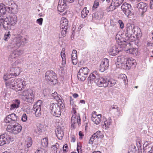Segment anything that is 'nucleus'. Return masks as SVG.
Listing matches in <instances>:
<instances>
[{
    "instance_id": "nucleus-35",
    "label": "nucleus",
    "mask_w": 153,
    "mask_h": 153,
    "mask_svg": "<svg viewBox=\"0 0 153 153\" xmlns=\"http://www.w3.org/2000/svg\"><path fill=\"white\" fill-rule=\"evenodd\" d=\"M59 148V144L58 143H56L54 145L51 146L52 152L53 153H57V150Z\"/></svg>"
},
{
    "instance_id": "nucleus-52",
    "label": "nucleus",
    "mask_w": 153,
    "mask_h": 153,
    "mask_svg": "<svg viewBox=\"0 0 153 153\" xmlns=\"http://www.w3.org/2000/svg\"><path fill=\"white\" fill-rule=\"evenodd\" d=\"M61 29H62L61 35L63 37H65L66 35L67 28H63Z\"/></svg>"
},
{
    "instance_id": "nucleus-23",
    "label": "nucleus",
    "mask_w": 153,
    "mask_h": 153,
    "mask_svg": "<svg viewBox=\"0 0 153 153\" xmlns=\"http://www.w3.org/2000/svg\"><path fill=\"white\" fill-rule=\"evenodd\" d=\"M120 48H123L125 51H126L128 53L131 48V44L130 43H126L125 44H120Z\"/></svg>"
},
{
    "instance_id": "nucleus-59",
    "label": "nucleus",
    "mask_w": 153,
    "mask_h": 153,
    "mask_svg": "<svg viewBox=\"0 0 153 153\" xmlns=\"http://www.w3.org/2000/svg\"><path fill=\"white\" fill-rule=\"evenodd\" d=\"M43 19L40 18L37 19L36 20L37 23L39 24V25H41L42 23Z\"/></svg>"
},
{
    "instance_id": "nucleus-9",
    "label": "nucleus",
    "mask_w": 153,
    "mask_h": 153,
    "mask_svg": "<svg viewBox=\"0 0 153 153\" xmlns=\"http://www.w3.org/2000/svg\"><path fill=\"white\" fill-rule=\"evenodd\" d=\"M14 140V138H11V136L5 133L0 135V146H2L8 144L10 142Z\"/></svg>"
},
{
    "instance_id": "nucleus-6",
    "label": "nucleus",
    "mask_w": 153,
    "mask_h": 153,
    "mask_svg": "<svg viewBox=\"0 0 153 153\" xmlns=\"http://www.w3.org/2000/svg\"><path fill=\"white\" fill-rule=\"evenodd\" d=\"M22 129V126L18 123H16L14 124H12V125H8L7 128V130L8 132L15 134L20 132Z\"/></svg>"
},
{
    "instance_id": "nucleus-34",
    "label": "nucleus",
    "mask_w": 153,
    "mask_h": 153,
    "mask_svg": "<svg viewBox=\"0 0 153 153\" xmlns=\"http://www.w3.org/2000/svg\"><path fill=\"white\" fill-rule=\"evenodd\" d=\"M87 76L84 75V74L81 73H79V72L77 74V77L78 79L80 80L81 81H83L85 79Z\"/></svg>"
},
{
    "instance_id": "nucleus-49",
    "label": "nucleus",
    "mask_w": 153,
    "mask_h": 153,
    "mask_svg": "<svg viewBox=\"0 0 153 153\" xmlns=\"http://www.w3.org/2000/svg\"><path fill=\"white\" fill-rule=\"evenodd\" d=\"M35 153H45V150L43 148H39Z\"/></svg>"
},
{
    "instance_id": "nucleus-31",
    "label": "nucleus",
    "mask_w": 153,
    "mask_h": 153,
    "mask_svg": "<svg viewBox=\"0 0 153 153\" xmlns=\"http://www.w3.org/2000/svg\"><path fill=\"white\" fill-rule=\"evenodd\" d=\"M89 10H87V7H84L81 13L82 17L83 18H85L87 16L88 14L89 13Z\"/></svg>"
},
{
    "instance_id": "nucleus-63",
    "label": "nucleus",
    "mask_w": 153,
    "mask_h": 153,
    "mask_svg": "<svg viewBox=\"0 0 153 153\" xmlns=\"http://www.w3.org/2000/svg\"><path fill=\"white\" fill-rule=\"evenodd\" d=\"M145 149L149 152V153H150V152H153V146L151 147V149L150 150H149L148 149L147 146L145 147Z\"/></svg>"
},
{
    "instance_id": "nucleus-46",
    "label": "nucleus",
    "mask_w": 153,
    "mask_h": 153,
    "mask_svg": "<svg viewBox=\"0 0 153 153\" xmlns=\"http://www.w3.org/2000/svg\"><path fill=\"white\" fill-rule=\"evenodd\" d=\"M14 71V73H15V74L16 76H18L19 75L20 73V69L19 67H16V68H13Z\"/></svg>"
},
{
    "instance_id": "nucleus-54",
    "label": "nucleus",
    "mask_w": 153,
    "mask_h": 153,
    "mask_svg": "<svg viewBox=\"0 0 153 153\" xmlns=\"http://www.w3.org/2000/svg\"><path fill=\"white\" fill-rule=\"evenodd\" d=\"M65 48H63L61 53V55L62 57H64V59H65Z\"/></svg>"
},
{
    "instance_id": "nucleus-27",
    "label": "nucleus",
    "mask_w": 153,
    "mask_h": 153,
    "mask_svg": "<svg viewBox=\"0 0 153 153\" xmlns=\"http://www.w3.org/2000/svg\"><path fill=\"white\" fill-rule=\"evenodd\" d=\"M116 39L117 41L118 42L119 45L120 46V44H125L126 42L125 41L124 38H123L119 35L117 34L116 36Z\"/></svg>"
},
{
    "instance_id": "nucleus-64",
    "label": "nucleus",
    "mask_w": 153,
    "mask_h": 153,
    "mask_svg": "<svg viewBox=\"0 0 153 153\" xmlns=\"http://www.w3.org/2000/svg\"><path fill=\"white\" fill-rule=\"evenodd\" d=\"M62 65L63 66H65V60H66V58L65 57L64 59V57H62Z\"/></svg>"
},
{
    "instance_id": "nucleus-39",
    "label": "nucleus",
    "mask_w": 153,
    "mask_h": 153,
    "mask_svg": "<svg viewBox=\"0 0 153 153\" xmlns=\"http://www.w3.org/2000/svg\"><path fill=\"white\" fill-rule=\"evenodd\" d=\"M17 57L14 51L9 56V60L10 61L13 62L14 59Z\"/></svg>"
},
{
    "instance_id": "nucleus-22",
    "label": "nucleus",
    "mask_w": 153,
    "mask_h": 153,
    "mask_svg": "<svg viewBox=\"0 0 153 153\" xmlns=\"http://www.w3.org/2000/svg\"><path fill=\"white\" fill-rule=\"evenodd\" d=\"M77 51L76 50H74L73 51L71 55V59L72 62L74 65H76L77 63Z\"/></svg>"
},
{
    "instance_id": "nucleus-11",
    "label": "nucleus",
    "mask_w": 153,
    "mask_h": 153,
    "mask_svg": "<svg viewBox=\"0 0 153 153\" xmlns=\"http://www.w3.org/2000/svg\"><path fill=\"white\" fill-rule=\"evenodd\" d=\"M41 103L40 100L37 101L33 105V110L35 112V115L37 117H39L41 114Z\"/></svg>"
},
{
    "instance_id": "nucleus-21",
    "label": "nucleus",
    "mask_w": 153,
    "mask_h": 153,
    "mask_svg": "<svg viewBox=\"0 0 153 153\" xmlns=\"http://www.w3.org/2000/svg\"><path fill=\"white\" fill-rule=\"evenodd\" d=\"M99 75L97 71H94L93 72L90 74L89 77L88 78V80H92L97 79L99 78Z\"/></svg>"
},
{
    "instance_id": "nucleus-36",
    "label": "nucleus",
    "mask_w": 153,
    "mask_h": 153,
    "mask_svg": "<svg viewBox=\"0 0 153 153\" xmlns=\"http://www.w3.org/2000/svg\"><path fill=\"white\" fill-rule=\"evenodd\" d=\"M128 53L132 54L134 56H137L138 54L137 49L136 48H132L130 49Z\"/></svg>"
},
{
    "instance_id": "nucleus-42",
    "label": "nucleus",
    "mask_w": 153,
    "mask_h": 153,
    "mask_svg": "<svg viewBox=\"0 0 153 153\" xmlns=\"http://www.w3.org/2000/svg\"><path fill=\"white\" fill-rule=\"evenodd\" d=\"M137 32L136 33V36L137 38H139L141 37L142 36V33L141 30L138 27H136V28Z\"/></svg>"
},
{
    "instance_id": "nucleus-26",
    "label": "nucleus",
    "mask_w": 153,
    "mask_h": 153,
    "mask_svg": "<svg viewBox=\"0 0 153 153\" xmlns=\"http://www.w3.org/2000/svg\"><path fill=\"white\" fill-rule=\"evenodd\" d=\"M56 134L57 137L59 140H61L64 136L63 131L59 128H57L56 131Z\"/></svg>"
},
{
    "instance_id": "nucleus-32",
    "label": "nucleus",
    "mask_w": 153,
    "mask_h": 153,
    "mask_svg": "<svg viewBox=\"0 0 153 153\" xmlns=\"http://www.w3.org/2000/svg\"><path fill=\"white\" fill-rule=\"evenodd\" d=\"M79 73L84 74L87 76V75L89 72V69L87 67L81 68L79 70Z\"/></svg>"
},
{
    "instance_id": "nucleus-37",
    "label": "nucleus",
    "mask_w": 153,
    "mask_h": 153,
    "mask_svg": "<svg viewBox=\"0 0 153 153\" xmlns=\"http://www.w3.org/2000/svg\"><path fill=\"white\" fill-rule=\"evenodd\" d=\"M133 25H129L127 26L126 28V30L127 32V34H128V35H126V37H128V38L129 37V36L130 35V33L131 32L132 29H133Z\"/></svg>"
},
{
    "instance_id": "nucleus-2",
    "label": "nucleus",
    "mask_w": 153,
    "mask_h": 153,
    "mask_svg": "<svg viewBox=\"0 0 153 153\" xmlns=\"http://www.w3.org/2000/svg\"><path fill=\"white\" fill-rule=\"evenodd\" d=\"M64 107V103L62 100H60L57 102L51 103L50 104V108L52 114L56 117H59L61 114V110L63 109Z\"/></svg>"
},
{
    "instance_id": "nucleus-38",
    "label": "nucleus",
    "mask_w": 153,
    "mask_h": 153,
    "mask_svg": "<svg viewBox=\"0 0 153 153\" xmlns=\"http://www.w3.org/2000/svg\"><path fill=\"white\" fill-rule=\"evenodd\" d=\"M111 120L110 118H109L108 120L104 121V125L106 128H108L109 126L111 124Z\"/></svg>"
},
{
    "instance_id": "nucleus-15",
    "label": "nucleus",
    "mask_w": 153,
    "mask_h": 153,
    "mask_svg": "<svg viewBox=\"0 0 153 153\" xmlns=\"http://www.w3.org/2000/svg\"><path fill=\"white\" fill-rule=\"evenodd\" d=\"M7 11L9 13L14 14L17 12V5L15 3L10 7H7Z\"/></svg>"
},
{
    "instance_id": "nucleus-43",
    "label": "nucleus",
    "mask_w": 153,
    "mask_h": 153,
    "mask_svg": "<svg viewBox=\"0 0 153 153\" xmlns=\"http://www.w3.org/2000/svg\"><path fill=\"white\" fill-rule=\"evenodd\" d=\"M52 96L53 97V98L56 100L57 102L60 101V100H61L60 97L57 95V93L56 92H54L52 94Z\"/></svg>"
},
{
    "instance_id": "nucleus-13",
    "label": "nucleus",
    "mask_w": 153,
    "mask_h": 153,
    "mask_svg": "<svg viewBox=\"0 0 153 153\" xmlns=\"http://www.w3.org/2000/svg\"><path fill=\"white\" fill-rule=\"evenodd\" d=\"M109 65L108 59L107 58H105L100 64V71L101 72H103L108 69Z\"/></svg>"
},
{
    "instance_id": "nucleus-57",
    "label": "nucleus",
    "mask_w": 153,
    "mask_h": 153,
    "mask_svg": "<svg viewBox=\"0 0 153 153\" xmlns=\"http://www.w3.org/2000/svg\"><path fill=\"white\" fill-rule=\"evenodd\" d=\"M98 6H99L98 2L97 1H94V5L93 6V8L94 9L97 8Z\"/></svg>"
},
{
    "instance_id": "nucleus-40",
    "label": "nucleus",
    "mask_w": 153,
    "mask_h": 153,
    "mask_svg": "<svg viewBox=\"0 0 153 153\" xmlns=\"http://www.w3.org/2000/svg\"><path fill=\"white\" fill-rule=\"evenodd\" d=\"M48 140L47 138H43L42 140V145L43 147H47L48 145Z\"/></svg>"
},
{
    "instance_id": "nucleus-58",
    "label": "nucleus",
    "mask_w": 153,
    "mask_h": 153,
    "mask_svg": "<svg viewBox=\"0 0 153 153\" xmlns=\"http://www.w3.org/2000/svg\"><path fill=\"white\" fill-rule=\"evenodd\" d=\"M120 78H121L123 81L125 83L126 79H127V77L124 74H122L120 75Z\"/></svg>"
},
{
    "instance_id": "nucleus-47",
    "label": "nucleus",
    "mask_w": 153,
    "mask_h": 153,
    "mask_svg": "<svg viewBox=\"0 0 153 153\" xmlns=\"http://www.w3.org/2000/svg\"><path fill=\"white\" fill-rule=\"evenodd\" d=\"M13 68H11L10 70L8 72V74L10 75H11V77H14L16 76V75L15 74V72H14Z\"/></svg>"
},
{
    "instance_id": "nucleus-44",
    "label": "nucleus",
    "mask_w": 153,
    "mask_h": 153,
    "mask_svg": "<svg viewBox=\"0 0 153 153\" xmlns=\"http://www.w3.org/2000/svg\"><path fill=\"white\" fill-rule=\"evenodd\" d=\"M77 118H76L75 115H73L71 117V125L72 126H74V124L76 122Z\"/></svg>"
},
{
    "instance_id": "nucleus-10",
    "label": "nucleus",
    "mask_w": 153,
    "mask_h": 153,
    "mask_svg": "<svg viewBox=\"0 0 153 153\" xmlns=\"http://www.w3.org/2000/svg\"><path fill=\"white\" fill-rule=\"evenodd\" d=\"M18 117L15 114L13 113L8 115L4 119L5 123H10L11 125L14 124L18 120Z\"/></svg>"
},
{
    "instance_id": "nucleus-25",
    "label": "nucleus",
    "mask_w": 153,
    "mask_h": 153,
    "mask_svg": "<svg viewBox=\"0 0 153 153\" xmlns=\"http://www.w3.org/2000/svg\"><path fill=\"white\" fill-rule=\"evenodd\" d=\"M137 7L138 8L143 10V12L146 11L147 8L146 3L142 2L138 4Z\"/></svg>"
},
{
    "instance_id": "nucleus-28",
    "label": "nucleus",
    "mask_w": 153,
    "mask_h": 153,
    "mask_svg": "<svg viewBox=\"0 0 153 153\" xmlns=\"http://www.w3.org/2000/svg\"><path fill=\"white\" fill-rule=\"evenodd\" d=\"M7 6H5V5L1 3L0 4V16H1L5 14L7 11Z\"/></svg>"
},
{
    "instance_id": "nucleus-56",
    "label": "nucleus",
    "mask_w": 153,
    "mask_h": 153,
    "mask_svg": "<svg viewBox=\"0 0 153 153\" xmlns=\"http://www.w3.org/2000/svg\"><path fill=\"white\" fill-rule=\"evenodd\" d=\"M68 149V147L67 144L64 145L63 147V150L64 152H66Z\"/></svg>"
},
{
    "instance_id": "nucleus-18",
    "label": "nucleus",
    "mask_w": 153,
    "mask_h": 153,
    "mask_svg": "<svg viewBox=\"0 0 153 153\" xmlns=\"http://www.w3.org/2000/svg\"><path fill=\"white\" fill-rule=\"evenodd\" d=\"M101 115L99 114L98 115H94L91 116L92 121L96 124H99L101 120Z\"/></svg>"
},
{
    "instance_id": "nucleus-12",
    "label": "nucleus",
    "mask_w": 153,
    "mask_h": 153,
    "mask_svg": "<svg viewBox=\"0 0 153 153\" xmlns=\"http://www.w3.org/2000/svg\"><path fill=\"white\" fill-rule=\"evenodd\" d=\"M136 65V60L133 58L127 59L126 62L125 64H124L123 68L126 70H129L131 67L134 66L135 67Z\"/></svg>"
},
{
    "instance_id": "nucleus-48",
    "label": "nucleus",
    "mask_w": 153,
    "mask_h": 153,
    "mask_svg": "<svg viewBox=\"0 0 153 153\" xmlns=\"http://www.w3.org/2000/svg\"><path fill=\"white\" fill-rule=\"evenodd\" d=\"M18 103L17 104L13 103L10 106V110H13L15 108H17L19 107V102H18Z\"/></svg>"
},
{
    "instance_id": "nucleus-20",
    "label": "nucleus",
    "mask_w": 153,
    "mask_h": 153,
    "mask_svg": "<svg viewBox=\"0 0 153 153\" xmlns=\"http://www.w3.org/2000/svg\"><path fill=\"white\" fill-rule=\"evenodd\" d=\"M124 0H113V2L109 6V8L111 10H112L115 9V7L114 8H111L113 5L115 7H118L123 2Z\"/></svg>"
},
{
    "instance_id": "nucleus-7",
    "label": "nucleus",
    "mask_w": 153,
    "mask_h": 153,
    "mask_svg": "<svg viewBox=\"0 0 153 153\" xmlns=\"http://www.w3.org/2000/svg\"><path fill=\"white\" fill-rule=\"evenodd\" d=\"M74 0H59L58 6V10L61 12H64V14L66 12V9L67 7V2L71 3Z\"/></svg>"
},
{
    "instance_id": "nucleus-61",
    "label": "nucleus",
    "mask_w": 153,
    "mask_h": 153,
    "mask_svg": "<svg viewBox=\"0 0 153 153\" xmlns=\"http://www.w3.org/2000/svg\"><path fill=\"white\" fill-rule=\"evenodd\" d=\"M112 108L113 109H117V112H119V108L116 105H113L112 106Z\"/></svg>"
},
{
    "instance_id": "nucleus-41",
    "label": "nucleus",
    "mask_w": 153,
    "mask_h": 153,
    "mask_svg": "<svg viewBox=\"0 0 153 153\" xmlns=\"http://www.w3.org/2000/svg\"><path fill=\"white\" fill-rule=\"evenodd\" d=\"M4 3L6 5L8 6V7L11 6L15 3L11 0H4Z\"/></svg>"
},
{
    "instance_id": "nucleus-16",
    "label": "nucleus",
    "mask_w": 153,
    "mask_h": 153,
    "mask_svg": "<svg viewBox=\"0 0 153 153\" xmlns=\"http://www.w3.org/2000/svg\"><path fill=\"white\" fill-rule=\"evenodd\" d=\"M102 137L103 136L102 133L100 131H98L93 134L91 137L89 141L92 143L94 140L99 138H102Z\"/></svg>"
},
{
    "instance_id": "nucleus-3",
    "label": "nucleus",
    "mask_w": 153,
    "mask_h": 153,
    "mask_svg": "<svg viewBox=\"0 0 153 153\" xmlns=\"http://www.w3.org/2000/svg\"><path fill=\"white\" fill-rule=\"evenodd\" d=\"M17 22V17L15 15L5 18L4 23V28L6 30H10L12 26H14Z\"/></svg>"
},
{
    "instance_id": "nucleus-51",
    "label": "nucleus",
    "mask_w": 153,
    "mask_h": 153,
    "mask_svg": "<svg viewBox=\"0 0 153 153\" xmlns=\"http://www.w3.org/2000/svg\"><path fill=\"white\" fill-rule=\"evenodd\" d=\"M14 52L16 53V56L18 57L19 56L22 54L24 53L23 50H19L14 51Z\"/></svg>"
},
{
    "instance_id": "nucleus-53",
    "label": "nucleus",
    "mask_w": 153,
    "mask_h": 153,
    "mask_svg": "<svg viewBox=\"0 0 153 153\" xmlns=\"http://www.w3.org/2000/svg\"><path fill=\"white\" fill-rule=\"evenodd\" d=\"M133 29H132V30L131 31V32L130 33V35L129 36V37H130V36H131V35H132V34L134 33H135V31H137V30H136V27H135L134 25V26L133 27Z\"/></svg>"
},
{
    "instance_id": "nucleus-4",
    "label": "nucleus",
    "mask_w": 153,
    "mask_h": 153,
    "mask_svg": "<svg viewBox=\"0 0 153 153\" xmlns=\"http://www.w3.org/2000/svg\"><path fill=\"white\" fill-rule=\"evenodd\" d=\"M33 91L28 89L24 91L23 93V98L24 100L29 103H32L34 101V94Z\"/></svg>"
},
{
    "instance_id": "nucleus-33",
    "label": "nucleus",
    "mask_w": 153,
    "mask_h": 153,
    "mask_svg": "<svg viewBox=\"0 0 153 153\" xmlns=\"http://www.w3.org/2000/svg\"><path fill=\"white\" fill-rule=\"evenodd\" d=\"M96 17L98 19H100L102 18L104 15V13L102 10H101L95 13Z\"/></svg>"
},
{
    "instance_id": "nucleus-50",
    "label": "nucleus",
    "mask_w": 153,
    "mask_h": 153,
    "mask_svg": "<svg viewBox=\"0 0 153 153\" xmlns=\"http://www.w3.org/2000/svg\"><path fill=\"white\" fill-rule=\"evenodd\" d=\"M11 77V75H10L8 74V72H7V73L4 75L3 77V79L4 80L6 81L7 80L10 78L11 77Z\"/></svg>"
},
{
    "instance_id": "nucleus-29",
    "label": "nucleus",
    "mask_w": 153,
    "mask_h": 153,
    "mask_svg": "<svg viewBox=\"0 0 153 153\" xmlns=\"http://www.w3.org/2000/svg\"><path fill=\"white\" fill-rule=\"evenodd\" d=\"M16 80L15 79H12L10 82L5 83L7 87H11L12 86L14 87L16 86Z\"/></svg>"
},
{
    "instance_id": "nucleus-19",
    "label": "nucleus",
    "mask_w": 153,
    "mask_h": 153,
    "mask_svg": "<svg viewBox=\"0 0 153 153\" xmlns=\"http://www.w3.org/2000/svg\"><path fill=\"white\" fill-rule=\"evenodd\" d=\"M68 22L67 19L64 17H62L60 21L61 28H68Z\"/></svg>"
},
{
    "instance_id": "nucleus-55",
    "label": "nucleus",
    "mask_w": 153,
    "mask_h": 153,
    "mask_svg": "<svg viewBox=\"0 0 153 153\" xmlns=\"http://www.w3.org/2000/svg\"><path fill=\"white\" fill-rule=\"evenodd\" d=\"M27 119V117L26 114H23L22 118V120L23 122H25Z\"/></svg>"
},
{
    "instance_id": "nucleus-30",
    "label": "nucleus",
    "mask_w": 153,
    "mask_h": 153,
    "mask_svg": "<svg viewBox=\"0 0 153 153\" xmlns=\"http://www.w3.org/2000/svg\"><path fill=\"white\" fill-rule=\"evenodd\" d=\"M116 82L115 81L113 80H108V79H107V82L106 83V87H111L114 85L116 84Z\"/></svg>"
},
{
    "instance_id": "nucleus-14",
    "label": "nucleus",
    "mask_w": 153,
    "mask_h": 153,
    "mask_svg": "<svg viewBox=\"0 0 153 153\" xmlns=\"http://www.w3.org/2000/svg\"><path fill=\"white\" fill-rule=\"evenodd\" d=\"M107 79L100 77L99 76L98 79H96L94 81L99 86L106 87V84H105L107 82Z\"/></svg>"
},
{
    "instance_id": "nucleus-1",
    "label": "nucleus",
    "mask_w": 153,
    "mask_h": 153,
    "mask_svg": "<svg viewBox=\"0 0 153 153\" xmlns=\"http://www.w3.org/2000/svg\"><path fill=\"white\" fill-rule=\"evenodd\" d=\"M27 41V39L22 36L16 37L9 42L8 46V50L11 51H15L24 45Z\"/></svg>"
},
{
    "instance_id": "nucleus-17",
    "label": "nucleus",
    "mask_w": 153,
    "mask_h": 153,
    "mask_svg": "<svg viewBox=\"0 0 153 153\" xmlns=\"http://www.w3.org/2000/svg\"><path fill=\"white\" fill-rule=\"evenodd\" d=\"M127 59L128 56L126 55H122L118 56L117 58V62L119 63L118 65H119L120 63L123 64L124 66V64H126Z\"/></svg>"
},
{
    "instance_id": "nucleus-45",
    "label": "nucleus",
    "mask_w": 153,
    "mask_h": 153,
    "mask_svg": "<svg viewBox=\"0 0 153 153\" xmlns=\"http://www.w3.org/2000/svg\"><path fill=\"white\" fill-rule=\"evenodd\" d=\"M26 143L27 148H29L31 146L32 142L30 137H29L27 138Z\"/></svg>"
},
{
    "instance_id": "nucleus-60",
    "label": "nucleus",
    "mask_w": 153,
    "mask_h": 153,
    "mask_svg": "<svg viewBox=\"0 0 153 153\" xmlns=\"http://www.w3.org/2000/svg\"><path fill=\"white\" fill-rule=\"evenodd\" d=\"M119 24L120 25L121 28H123L124 27V24L121 20H119L118 21Z\"/></svg>"
},
{
    "instance_id": "nucleus-62",
    "label": "nucleus",
    "mask_w": 153,
    "mask_h": 153,
    "mask_svg": "<svg viewBox=\"0 0 153 153\" xmlns=\"http://www.w3.org/2000/svg\"><path fill=\"white\" fill-rule=\"evenodd\" d=\"M21 80L22 79L20 78L16 79V86H17L19 85V84H20V83L21 82Z\"/></svg>"
},
{
    "instance_id": "nucleus-8",
    "label": "nucleus",
    "mask_w": 153,
    "mask_h": 153,
    "mask_svg": "<svg viewBox=\"0 0 153 153\" xmlns=\"http://www.w3.org/2000/svg\"><path fill=\"white\" fill-rule=\"evenodd\" d=\"M121 9L125 15L128 18L134 15V13L132 11V9L131 5L127 3L122 4Z\"/></svg>"
},
{
    "instance_id": "nucleus-5",
    "label": "nucleus",
    "mask_w": 153,
    "mask_h": 153,
    "mask_svg": "<svg viewBox=\"0 0 153 153\" xmlns=\"http://www.w3.org/2000/svg\"><path fill=\"white\" fill-rule=\"evenodd\" d=\"M56 74L53 71H48L45 73V78L48 82L55 85L57 82Z\"/></svg>"
},
{
    "instance_id": "nucleus-24",
    "label": "nucleus",
    "mask_w": 153,
    "mask_h": 153,
    "mask_svg": "<svg viewBox=\"0 0 153 153\" xmlns=\"http://www.w3.org/2000/svg\"><path fill=\"white\" fill-rule=\"evenodd\" d=\"M118 52L119 50L115 46H112L111 48L109 51L110 55L112 56L115 55H117Z\"/></svg>"
}]
</instances>
